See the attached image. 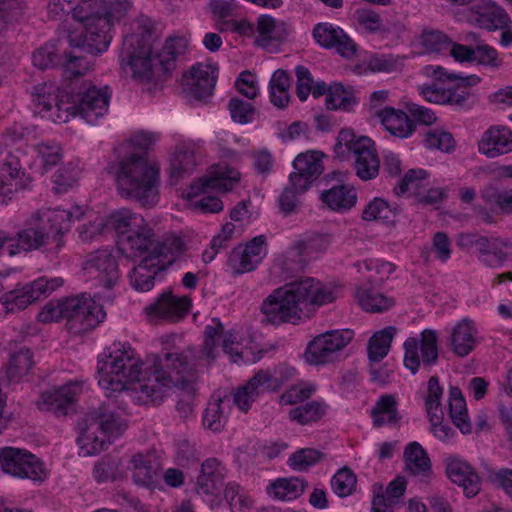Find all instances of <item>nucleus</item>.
<instances>
[{"label": "nucleus", "instance_id": "nucleus-52", "mask_svg": "<svg viewBox=\"0 0 512 512\" xmlns=\"http://www.w3.org/2000/svg\"><path fill=\"white\" fill-rule=\"evenodd\" d=\"M120 459L110 455L104 456L93 469V476L97 482L115 481L118 478Z\"/></svg>", "mask_w": 512, "mask_h": 512}, {"label": "nucleus", "instance_id": "nucleus-47", "mask_svg": "<svg viewBox=\"0 0 512 512\" xmlns=\"http://www.w3.org/2000/svg\"><path fill=\"white\" fill-rule=\"evenodd\" d=\"M325 413V404L318 401H311L291 409L289 416L291 420L296 421L301 425H305L319 421Z\"/></svg>", "mask_w": 512, "mask_h": 512}, {"label": "nucleus", "instance_id": "nucleus-28", "mask_svg": "<svg viewBox=\"0 0 512 512\" xmlns=\"http://www.w3.org/2000/svg\"><path fill=\"white\" fill-rule=\"evenodd\" d=\"M67 88H69V85ZM67 90L68 89H66L65 92ZM63 92L64 91H60L54 83L44 82L34 86L33 91L31 92V97L33 103L41 110L49 111L54 105L58 114L62 115L61 113H63L65 115L63 107H65L66 104V100H64V97L66 98V94L64 95Z\"/></svg>", "mask_w": 512, "mask_h": 512}, {"label": "nucleus", "instance_id": "nucleus-36", "mask_svg": "<svg viewBox=\"0 0 512 512\" xmlns=\"http://www.w3.org/2000/svg\"><path fill=\"white\" fill-rule=\"evenodd\" d=\"M357 103L352 86H344L341 82L332 83V91L329 94V99H326L327 109L349 112Z\"/></svg>", "mask_w": 512, "mask_h": 512}, {"label": "nucleus", "instance_id": "nucleus-8", "mask_svg": "<svg viewBox=\"0 0 512 512\" xmlns=\"http://www.w3.org/2000/svg\"><path fill=\"white\" fill-rule=\"evenodd\" d=\"M334 153L342 161L353 155L356 175L364 181L372 180L379 174L380 160L375 144L369 137H356L352 130L342 129L338 134Z\"/></svg>", "mask_w": 512, "mask_h": 512}, {"label": "nucleus", "instance_id": "nucleus-9", "mask_svg": "<svg viewBox=\"0 0 512 512\" xmlns=\"http://www.w3.org/2000/svg\"><path fill=\"white\" fill-rule=\"evenodd\" d=\"M111 90L108 86L99 88L90 82L82 83L78 91H66L65 115L57 114L59 121L67 122L69 116H81L89 124H95L108 110Z\"/></svg>", "mask_w": 512, "mask_h": 512}, {"label": "nucleus", "instance_id": "nucleus-34", "mask_svg": "<svg viewBox=\"0 0 512 512\" xmlns=\"http://www.w3.org/2000/svg\"><path fill=\"white\" fill-rule=\"evenodd\" d=\"M396 333V327L387 326L370 337L367 345L369 362L378 363L388 355Z\"/></svg>", "mask_w": 512, "mask_h": 512}, {"label": "nucleus", "instance_id": "nucleus-32", "mask_svg": "<svg viewBox=\"0 0 512 512\" xmlns=\"http://www.w3.org/2000/svg\"><path fill=\"white\" fill-rule=\"evenodd\" d=\"M320 198L330 209L344 212L355 206L357 193L353 186L339 184L323 191Z\"/></svg>", "mask_w": 512, "mask_h": 512}, {"label": "nucleus", "instance_id": "nucleus-35", "mask_svg": "<svg viewBox=\"0 0 512 512\" xmlns=\"http://www.w3.org/2000/svg\"><path fill=\"white\" fill-rule=\"evenodd\" d=\"M307 482L298 477L278 478L268 487V493L279 500H293L300 497Z\"/></svg>", "mask_w": 512, "mask_h": 512}, {"label": "nucleus", "instance_id": "nucleus-56", "mask_svg": "<svg viewBox=\"0 0 512 512\" xmlns=\"http://www.w3.org/2000/svg\"><path fill=\"white\" fill-rule=\"evenodd\" d=\"M322 457H324V454L316 449L303 448L291 454L288 463L294 469L305 470L317 463Z\"/></svg>", "mask_w": 512, "mask_h": 512}, {"label": "nucleus", "instance_id": "nucleus-5", "mask_svg": "<svg viewBox=\"0 0 512 512\" xmlns=\"http://www.w3.org/2000/svg\"><path fill=\"white\" fill-rule=\"evenodd\" d=\"M73 214L66 210L53 211L47 215L46 219L37 218L33 223L17 233V241L6 236L0 231V250L7 247L10 256L16 255L21 250L31 251L43 246L49 239L56 243L55 253H58L64 242L62 235L65 227L63 222L71 221Z\"/></svg>", "mask_w": 512, "mask_h": 512}, {"label": "nucleus", "instance_id": "nucleus-62", "mask_svg": "<svg viewBox=\"0 0 512 512\" xmlns=\"http://www.w3.org/2000/svg\"><path fill=\"white\" fill-rule=\"evenodd\" d=\"M422 44L431 51L440 52L452 44V40L439 30L425 31L422 34Z\"/></svg>", "mask_w": 512, "mask_h": 512}, {"label": "nucleus", "instance_id": "nucleus-64", "mask_svg": "<svg viewBox=\"0 0 512 512\" xmlns=\"http://www.w3.org/2000/svg\"><path fill=\"white\" fill-rule=\"evenodd\" d=\"M78 177L79 171L70 164L59 169L53 177L56 190L58 192H65L77 182Z\"/></svg>", "mask_w": 512, "mask_h": 512}, {"label": "nucleus", "instance_id": "nucleus-26", "mask_svg": "<svg viewBox=\"0 0 512 512\" xmlns=\"http://www.w3.org/2000/svg\"><path fill=\"white\" fill-rule=\"evenodd\" d=\"M224 485V473L216 458H208L201 465L197 478L196 491L205 495H217Z\"/></svg>", "mask_w": 512, "mask_h": 512}, {"label": "nucleus", "instance_id": "nucleus-37", "mask_svg": "<svg viewBox=\"0 0 512 512\" xmlns=\"http://www.w3.org/2000/svg\"><path fill=\"white\" fill-rule=\"evenodd\" d=\"M481 198L499 214H512V188L498 189L494 185H487L481 190Z\"/></svg>", "mask_w": 512, "mask_h": 512}, {"label": "nucleus", "instance_id": "nucleus-2", "mask_svg": "<svg viewBox=\"0 0 512 512\" xmlns=\"http://www.w3.org/2000/svg\"><path fill=\"white\" fill-rule=\"evenodd\" d=\"M154 41L153 28L142 26L140 34L124 38L120 60L123 68L130 67L134 78L157 84L171 76L184 45L181 38H169L162 50L152 57Z\"/></svg>", "mask_w": 512, "mask_h": 512}, {"label": "nucleus", "instance_id": "nucleus-3", "mask_svg": "<svg viewBox=\"0 0 512 512\" xmlns=\"http://www.w3.org/2000/svg\"><path fill=\"white\" fill-rule=\"evenodd\" d=\"M334 292L320 281L305 277L277 288L261 305L263 322L272 325L297 324L302 319V305H324L334 301Z\"/></svg>", "mask_w": 512, "mask_h": 512}, {"label": "nucleus", "instance_id": "nucleus-31", "mask_svg": "<svg viewBox=\"0 0 512 512\" xmlns=\"http://www.w3.org/2000/svg\"><path fill=\"white\" fill-rule=\"evenodd\" d=\"M477 330L472 321L463 319L453 328L449 345L452 351L459 357H465L473 351L476 345L475 335Z\"/></svg>", "mask_w": 512, "mask_h": 512}, {"label": "nucleus", "instance_id": "nucleus-63", "mask_svg": "<svg viewBox=\"0 0 512 512\" xmlns=\"http://www.w3.org/2000/svg\"><path fill=\"white\" fill-rule=\"evenodd\" d=\"M239 485L236 483H229L224 490V498L230 506L231 512H244L249 508L248 499L239 494Z\"/></svg>", "mask_w": 512, "mask_h": 512}, {"label": "nucleus", "instance_id": "nucleus-33", "mask_svg": "<svg viewBox=\"0 0 512 512\" xmlns=\"http://www.w3.org/2000/svg\"><path fill=\"white\" fill-rule=\"evenodd\" d=\"M449 416L461 433H471L472 426L469 420L466 401L462 391L457 386H451L449 389Z\"/></svg>", "mask_w": 512, "mask_h": 512}, {"label": "nucleus", "instance_id": "nucleus-10", "mask_svg": "<svg viewBox=\"0 0 512 512\" xmlns=\"http://www.w3.org/2000/svg\"><path fill=\"white\" fill-rule=\"evenodd\" d=\"M295 169L289 176L290 185L281 193L280 210L288 216L296 212L300 203L298 194L305 192L323 172L321 155L317 152L301 153L293 161Z\"/></svg>", "mask_w": 512, "mask_h": 512}, {"label": "nucleus", "instance_id": "nucleus-43", "mask_svg": "<svg viewBox=\"0 0 512 512\" xmlns=\"http://www.w3.org/2000/svg\"><path fill=\"white\" fill-rule=\"evenodd\" d=\"M20 164L16 157L8 156L0 166V205L7 204L12 199L11 182L16 179Z\"/></svg>", "mask_w": 512, "mask_h": 512}, {"label": "nucleus", "instance_id": "nucleus-53", "mask_svg": "<svg viewBox=\"0 0 512 512\" xmlns=\"http://www.w3.org/2000/svg\"><path fill=\"white\" fill-rule=\"evenodd\" d=\"M231 118L239 124H248L254 120L256 109L253 104L238 97H232L228 102Z\"/></svg>", "mask_w": 512, "mask_h": 512}, {"label": "nucleus", "instance_id": "nucleus-18", "mask_svg": "<svg viewBox=\"0 0 512 512\" xmlns=\"http://www.w3.org/2000/svg\"><path fill=\"white\" fill-rule=\"evenodd\" d=\"M190 307V297H176L171 291H166L160 294L154 303L146 307V312L150 316L177 322L188 314Z\"/></svg>", "mask_w": 512, "mask_h": 512}, {"label": "nucleus", "instance_id": "nucleus-29", "mask_svg": "<svg viewBox=\"0 0 512 512\" xmlns=\"http://www.w3.org/2000/svg\"><path fill=\"white\" fill-rule=\"evenodd\" d=\"M113 6L105 0H77L72 17L85 26L87 22H98V18H112Z\"/></svg>", "mask_w": 512, "mask_h": 512}, {"label": "nucleus", "instance_id": "nucleus-7", "mask_svg": "<svg viewBox=\"0 0 512 512\" xmlns=\"http://www.w3.org/2000/svg\"><path fill=\"white\" fill-rule=\"evenodd\" d=\"M119 244L125 251H130L131 256L164 258L168 264H172L175 258L184 251V243L179 237H169L163 241L156 240L154 230L148 225L130 228L128 232L120 236Z\"/></svg>", "mask_w": 512, "mask_h": 512}, {"label": "nucleus", "instance_id": "nucleus-25", "mask_svg": "<svg viewBox=\"0 0 512 512\" xmlns=\"http://www.w3.org/2000/svg\"><path fill=\"white\" fill-rule=\"evenodd\" d=\"M240 180V173L229 167V166H218L212 176H205L190 185L189 197L196 196L199 193H206L210 190L219 189L228 191L231 186L228 187L226 181L232 184L237 183Z\"/></svg>", "mask_w": 512, "mask_h": 512}, {"label": "nucleus", "instance_id": "nucleus-12", "mask_svg": "<svg viewBox=\"0 0 512 512\" xmlns=\"http://www.w3.org/2000/svg\"><path fill=\"white\" fill-rule=\"evenodd\" d=\"M350 329L328 330L311 340L306 348L307 361L313 365H323L335 359L336 354L343 350L353 339Z\"/></svg>", "mask_w": 512, "mask_h": 512}, {"label": "nucleus", "instance_id": "nucleus-14", "mask_svg": "<svg viewBox=\"0 0 512 512\" xmlns=\"http://www.w3.org/2000/svg\"><path fill=\"white\" fill-rule=\"evenodd\" d=\"M112 18H98V22H87L81 33H70V46L92 55H98L107 50L112 36L110 29Z\"/></svg>", "mask_w": 512, "mask_h": 512}, {"label": "nucleus", "instance_id": "nucleus-15", "mask_svg": "<svg viewBox=\"0 0 512 512\" xmlns=\"http://www.w3.org/2000/svg\"><path fill=\"white\" fill-rule=\"evenodd\" d=\"M84 270L107 290H111L120 277L117 257L107 249L90 253L84 262Z\"/></svg>", "mask_w": 512, "mask_h": 512}, {"label": "nucleus", "instance_id": "nucleus-49", "mask_svg": "<svg viewBox=\"0 0 512 512\" xmlns=\"http://www.w3.org/2000/svg\"><path fill=\"white\" fill-rule=\"evenodd\" d=\"M421 358L424 365H434L438 361V336L436 331L425 329L421 332V340L419 344Z\"/></svg>", "mask_w": 512, "mask_h": 512}, {"label": "nucleus", "instance_id": "nucleus-23", "mask_svg": "<svg viewBox=\"0 0 512 512\" xmlns=\"http://www.w3.org/2000/svg\"><path fill=\"white\" fill-rule=\"evenodd\" d=\"M479 152L489 158L512 151V131L505 126H492L482 136Z\"/></svg>", "mask_w": 512, "mask_h": 512}, {"label": "nucleus", "instance_id": "nucleus-40", "mask_svg": "<svg viewBox=\"0 0 512 512\" xmlns=\"http://www.w3.org/2000/svg\"><path fill=\"white\" fill-rule=\"evenodd\" d=\"M132 478L135 484L153 488L157 482L158 473L150 460L142 454H136L131 459Z\"/></svg>", "mask_w": 512, "mask_h": 512}, {"label": "nucleus", "instance_id": "nucleus-19", "mask_svg": "<svg viewBox=\"0 0 512 512\" xmlns=\"http://www.w3.org/2000/svg\"><path fill=\"white\" fill-rule=\"evenodd\" d=\"M217 68L211 65L202 68L201 64L192 66L188 73L183 75L184 85L190 96L202 100L212 95L217 76Z\"/></svg>", "mask_w": 512, "mask_h": 512}, {"label": "nucleus", "instance_id": "nucleus-41", "mask_svg": "<svg viewBox=\"0 0 512 512\" xmlns=\"http://www.w3.org/2000/svg\"><path fill=\"white\" fill-rule=\"evenodd\" d=\"M33 354L28 348H21L10 357L6 376L8 382H18L32 368Z\"/></svg>", "mask_w": 512, "mask_h": 512}, {"label": "nucleus", "instance_id": "nucleus-54", "mask_svg": "<svg viewBox=\"0 0 512 512\" xmlns=\"http://www.w3.org/2000/svg\"><path fill=\"white\" fill-rule=\"evenodd\" d=\"M228 264L233 269V275L237 276L245 272L253 271L259 263L252 259V257L239 246L231 251Z\"/></svg>", "mask_w": 512, "mask_h": 512}, {"label": "nucleus", "instance_id": "nucleus-57", "mask_svg": "<svg viewBox=\"0 0 512 512\" xmlns=\"http://www.w3.org/2000/svg\"><path fill=\"white\" fill-rule=\"evenodd\" d=\"M223 401V399H218L210 402L204 411L203 424L212 431H220L225 425L226 418L221 408Z\"/></svg>", "mask_w": 512, "mask_h": 512}, {"label": "nucleus", "instance_id": "nucleus-46", "mask_svg": "<svg viewBox=\"0 0 512 512\" xmlns=\"http://www.w3.org/2000/svg\"><path fill=\"white\" fill-rule=\"evenodd\" d=\"M40 296L36 291L31 290V283L26 284L21 289L8 291L4 295V303L7 311L14 312L16 310L25 309L29 304L38 300Z\"/></svg>", "mask_w": 512, "mask_h": 512}, {"label": "nucleus", "instance_id": "nucleus-60", "mask_svg": "<svg viewBox=\"0 0 512 512\" xmlns=\"http://www.w3.org/2000/svg\"><path fill=\"white\" fill-rule=\"evenodd\" d=\"M474 51V62L477 64L496 69L502 65V59L499 58L497 50L485 42H478V45L474 46Z\"/></svg>", "mask_w": 512, "mask_h": 512}, {"label": "nucleus", "instance_id": "nucleus-1", "mask_svg": "<svg viewBox=\"0 0 512 512\" xmlns=\"http://www.w3.org/2000/svg\"><path fill=\"white\" fill-rule=\"evenodd\" d=\"M165 361L166 368L175 371L179 377L173 378L170 372L163 370L161 359L156 357L153 375L142 379V363L135 358L134 350L130 347L117 348L99 363L98 373L101 377L98 383L107 390L121 391L127 383L138 382L136 390L142 394V398L145 397V402L153 405H160L172 387H179L185 395L178 400L176 410L181 418H187L193 411L196 371L182 353H166Z\"/></svg>", "mask_w": 512, "mask_h": 512}, {"label": "nucleus", "instance_id": "nucleus-51", "mask_svg": "<svg viewBox=\"0 0 512 512\" xmlns=\"http://www.w3.org/2000/svg\"><path fill=\"white\" fill-rule=\"evenodd\" d=\"M144 220L142 217H138L135 214H132L128 210L117 211L113 213L108 221L107 227H111L117 232L118 239L122 236L123 233L128 232L130 228H134L138 226L139 223H143ZM120 240H118V243Z\"/></svg>", "mask_w": 512, "mask_h": 512}, {"label": "nucleus", "instance_id": "nucleus-50", "mask_svg": "<svg viewBox=\"0 0 512 512\" xmlns=\"http://www.w3.org/2000/svg\"><path fill=\"white\" fill-rule=\"evenodd\" d=\"M33 64L40 70L57 67L62 61V55L54 44H45L33 53Z\"/></svg>", "mask_w": 512, "mask_h": 512}, {"label": "nucleus", "instance_id": "nucleus-17", "mask_svg": "<svg viewBox=\"0 0 512 512\" xmlns=\"http://www.w3.org/2000/svg\"><path fill=\"white\" fill-rule=\"evenodd\" d=\"M313 37L323 48H335L345 58L356 55V43L340 27H334L330 23H318L314 26Z\"/></svg>", "mask_w": 512, "mask_h": 512}, {"label": "nucleus", "instance_id": "nucleus-38", "mask_svg": "<svg viewBox=\"0 0 512 512\" xmlns=\"http://www.w3.org/2000/svg\"><path fill=\"white\" fill-rule=\"evenodd\" d=\"M356 297L361 307L372 313H379L388 310L394 305V299L376 292L372 287H359L356 290Z\"/></svg>", "mask_w": 512, "mask_h": 512}, {"label": "nucleus", "instance_id": "nucleus-58", "mask_svg": "<svg viewBox=\"0 0 512 512\" xmlns=\"http://www.w3.org/2000/svg\"><path fill=\"white\" fill-rule=\"evenodd\" d=\"M212 323L213 325H208L205 328V339L202 346V354L211 361H214L216 358L214 351L217 347L216 338L222 334L223 325L218 318H213Z\"/></svg>", "mask_w": 512, "mask_h": 512}, {"label": "nucleus", "instance_id": "nucleus-11", "mask_svg": "<svg viewBox=\"0 0 512 512\" xmlns=\"http://www.w3.org/2000/svg\"><path fill=\"white\" fill-rule=\"evenodd\" d=\"M100 295L94 298L81 296L64 297V319L67 330L74 335H80L92 331L106 317L103 306L96 302Z\"/></svg>", "mask_w": 512, "mask_h": 512}, {"label": "nucleus", "instance_id": "nucleus-24", "mask_svg": "<svg viewBox=\"0 0 512 512\" xmlns=\"http://www.w3.org/2000/svg\"><path fill=\"white\" fill-rule=\"evenodd\" d=\"M167 259L143 257L130 274L131 285L138 291L146 292L153 288L158 272L166 269Z\"/></svg>", "mask_w": 512, "mask_h": 512}, {"label": "nucleus", "instance_id": "nucleus-27", "mask_svg": "<svg viewBox=\"0 0 512 512\" xmlns=\"http://www.w3.org/2000/svg\"><path fill=\"white\" fill-rule=\"evenodd\" d=\"M382 124L391 135L398 138H408L411 136L416 125L410 116L402 110L392 107H385L377 112Z\"/></svg>", "mask_w": 512, "mask_h": 512}, {"label": "nucleus", "instance_id": "nucleus-30", "mask_svg": "<svg viewBox=\"0 0 512 512\" xmlns=\"http://www.w3.org/2000/svg\"><path fill=\"white\" fill-rule=\"evenodd\" d=\"M257 31L260 38L255 40V45L259 47H267L272 41L282 43L289 34L288 26L285 22H277L270 15H260L257 20Z\"/></svg>", "mask_w": 512, "mask_h": 512}, {"label": "nucleus", "instance_id": "nucleus-6", "mask_svg": "<svg viewBox=\"0 0 512 512\" xmlns=\"http://www.w3.org/2000/svg\"><path fill=\"white\" fill-rule=\"evenodd\" d=\"M78 427L77 441L85 455H96L107 449L111 438L118 437L126 424L109 404H102L88 412Z\"/></svg>", "mask_w": 512, "mask_h": 512}, {"label": "nucleus", "instance_id": "nucleus-44", "mask_svg": "<svg viewBox=\"0 0 512 512\" xmlns=\"http://www.w3.org/2000/svg\"><path fill=\"white\" fill-rule=\"evenodd\" d=\"M78 52L65 53L66 60L62 64V76L65 82L85 75L92 67V62L83 55L85 52H81L79 49Z\"/></svg>", "mask_w": 512, "mask_h": 512}, {"label": "nucleus", "instance_id": "nucleus-39", "mask_svg": "<svg viewBox=\"0 0 512 512\" xmlns=\"http://www.w3.org/2000/svg\"><path fill=\"white\" fill-rule=\"evenodd\" d=\"M398 212V206H391L388 201L381 197H375L367 203L362 211L361 218L364 221L394 222Z\"/></svg>", "mask_w": 512, "mask_h": 512}, {"label": "nucleus", "instance_id": "nucleus-4", "mask_svg": "<svg viewBox=\"0 0 512 512\" xmlns=\"http://www.w3.org/2000/svg\"><path fill=\"white\" fill-rule=\"evenodd\" d=\"M114 177L121 197L147 208L158 203L160 167L156 162L138 154H127L119 161Z\"/></svg>", "mask_w": 512, "mask_h": 512}, {"label": "nucleus", "instance_id": "nucleus-48", "mask_svg": "<svg viewBox=\"0 0 512 512\" xmlns=\"http://www.w3.org/2000/svg\"><path fill=\"white\" fill-rule=\"evenodd\" d=\"M357 477L347 466L336 472L331 479L333 491L341 498L351 495L356 488Z\"/></svg>", "mask_w": 512, "mask_h": 512}, {"label": "nucleus", "instance_id": "nucleus-21", "mask_svg": "<svg viewBox=\"0 0 512 512\" xmlns=\"http://www.w3.org/2000/svg\"><path fill=\"white\" fill-rule=\"evenodd\" d=\"M448 478L463 488L468 498L475 497L481 490V478L475 469L460 459H451L446 467Z\"/></svg>", "mask_w": 512, "mask_h": 512}, {"label": "nucleus", "instance_id": "nucleus-61", "mask_svg": "<svg viewBox=\"0 0 512 512\" xmlns=\"http://www.w3.org/2000/svg\"><path fill=\"white\" fill-rule=\"evenodd\" d=\"M64 298L50 300L44 305L37 315V319L42 323L58 322L64 319Z\"/></svg>", "mask_w": 512, "mask_h": 512}, {"label": "nucleus", "instance_id": "nucleus-20", "mask_svg": "<svg viewBox=\"0 0 512 512\" xmlns=\"http://www.w3.org/2000/svg\"><path fill=\"white\" fill-rule=\"evenodd\" d=\"M77 389L79 388L75 384L69 383L45 391L41 395V400L38 401V407L43 411L65 416L68 408L76 401Z\"/></svg>", "mask_w": 512, "mask_h": 512}, {"label": "nucleus", "instance_id": "nucleus-55", "mask_svg": "<svg viewBox=\"0 0 512 512\" xmlns=\"http://www.w3.org/2000/svg\"><path fill=\"white\" fill-rule=\"evenodd\" d=\"M424 142L428 149H438L445 153L452 152L456 145L450 132L438 130L427 132Z\"/></svg>", "mask_w": 512, "mask_h": 512}, {"label": "nucleus", "instance_id": "nucleus-22", "mask_svg": "<svg viewBox=\"0 0 512 512\" xmlns=\"http://www.w3.org/2000/svg\"><path fill=\"white\" fill-rule=\"evenodd\" d=\"M479 260L489 267H502L512 256V240L500 237L482 236L478 251Z\"/></svg>", "mask_w": 512, "mask_h": 512}, {"label": "nucleus", "instance_id": "nucleus-13", "mask_svg": "<svg viewBox=\"0 0 512 512\" xmlns=\"http://www.w3.org/2000/svg\"><path fill=\"white\" fill-rule=\"evenodd\" d=\"M2 470L14 477L43 481L45 471L42 462L31 452L14 447L0 448Z\"/></svg>", "mask_w": 512, "mask_h": 512}, {"label": "nucleus", "instance_id": "nucleus-42", "mask_svg": "<svg viewBox=\"0 0 512 512\" xmlns=\"http://www.w3.org/2000/svg\"><path fill=\"white\" fill-rule=\"evenodd\" d=\"M404 457L407 468L413 474H426L431 471L430 458L418 442H411L406 446Z\"/></svg>", "mask_w": 512, "mask_h": 512}, {"label": "nucleus", "instance_id": "nucleus-16", "mask_svg": "<svg viewBox=\"0 0 512 512\" xmlns=\"http://www.w3.org/2000/svg\"><path fill=\"white\" fill-rule=\"evenodd\" d=\"M281 382L268 370H259L244 386L239 387L233 401L241 411L247 412L252 403L265 391H275Z\"/></svg>", "mask_w": 512, "mask_h": 512}, {"label": "nucleus", "instance_id": "nucleus-45", "mask_svg": "<svg viewBox=\"0 0 512 512\" xmlns=\"http://www.w3.org/2000/svg\"><path fill=\"white\" fill-rule=\"evenodd\" d=\"M196 166L192 151H179L175 154L169 168V183L176 185L184 175L190 174Z\"/></svg>", "mask_w": 512, "mask_h": 512}, {"label": "nucleus", "instance_id": "nucleus-59", "mask_svg": "<svg viewBox=\"0 0 512 512\" xmlns=\"http://www.w3.org/2000/svg\"><path fill=\"white\" fill-rule=\"evenodd\" d=\"M443 396V387L439 383L438 376H431L428 380L427 395L425 397V410L427 414L439 412L441 408V399Z\"/></svg>", "mask_w": 512, "mask_h": 512}]
</instances>
